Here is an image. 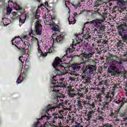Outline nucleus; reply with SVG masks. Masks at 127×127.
<instances>
[{
  "label": "nucleus",
  "instance_id": "nucleus-4",
  "mask_svg": "<svg viewBox=\"0 0 127 127\" xmlns=\"http://www.w3.org/2000/svg\"><path fill=\"white\" fill-rule=\"evenodd\" d=\"M57 116H59L58 113H54V114L50 115V114H48V115H45L42 116L41 118H40L38 119V122L35 123L33 125V127H45L46 126L45 124L44 125H41L40 123V121L43 120V118H46L47 120H51V123H53V124H56V122H57V120L58 119V117Z\"/></svg>",
  "mask_w": 127,
  "mask_h": 127
},
{
  "label": "nucleus",
  "instance_id": "nucleus-20",
  "mask_svg": "<svg viewBox=\"0 0 127 127\" xmlns=\"http://www.w3.org/2000/svg\"><path fill=\"white\" fill-rule=\"evenodd\" d=\"M75 46L74 45H73V43H72V46L71 48H68L65 51L66 55H67V52H69V54H72L73 53V51H75Z\"/></svg>",
  "mask_w": 127,
  "mask_h": 127
},
{
  "label": "nucleus",
  "instance_id": "nucleus-38",
  "mask_svg": "<svg viewBox=\"0 0 127 127\" xmlns=\"http://www.w3.org/2000/svg\"><path fill=\"white\" fill-rule=\"evenodd\" d=\"M102 111H104V108H100V107H98L97 108V112L98 115H102V114H103V112H102Z\"/></svg>",
  "mask_w": 127,
  "mask_h": 127
},
{
  "label": "nucleus",
  "instance_id": "nucleus-22",
  "mask_svg": "<svg viewBox=\"0 0 127 127\" xmlns=\"http://www.w3.org/2000/svg\"><path fill=\"white\" fill-rule=\"evenodd\" d=\"M120 33V36H121L122 40H123L124 42H125V43H127V33H123V34Z\"/></svg>",
  "mask_w": 127,
  "mask_h": 127
},
{
  "label": "nucleus",
  "instance_id": "nucleus-46",
  "mask_svg": "<svg viewBox=\"0 0 127 127\" xmlns=\"http://www.w3.org/2000/svg\"><path fill=\"white\" fill-rule=\"evenodd\" d=\"M25 17V19H27V18H29V13L28 12H25V15L23 16Z\"/></svg>",
  "mask_w": 127,
  "mask_h": 127
},
{
  "label": "nucleus",
  "instance_id": "nucleus-32",
  "mask_svg": "<svg viewBox=\"0 0 127 127\" xmlns=\"http://www.w3.org/2000/svg\"><path fill=\"white\" fill-rule=\"evenodd\" d=\"M99 11H100V9H97V10H91V12L92 16H94V15H95L96 14H98V13H100Z\"/></svg>",
  "mask_w": 127,
  "mask_h": 127
},
{
  "label": "nucleus",
  "instance_id": "nucleus-64",
  "mask_svg": "<svg viewBox=\"0 0 127 127\" xmlns=\"http://www.w3.org/2000/svg\"><path fill=\"white\" fill-rule=\"evenodd\" d=\"M52 17V21H54L55 20V16H51Z\"/></svg>",
  "mask_w": 127,
  "mask_h": 127
},
{
  "label": "nucleus",
  "instance_id": "nucleus-17",
  "mask_svg": "<svg viewBox=\"0 0 127 127\" xmlns=\"http://www.w3.org/2000/svg\"><path fill=\"white\" fill-rule=\"evenodd\" d=\"M71 67L74 71H80V69H81V66L78 64H72Z\"/></svg>",
  "mask_w": 127,
  "mask_h": 127
},
{
  "label": "nucleus",
  "instance_id": "nucleus-29",
  "mask_svg": "<svg viewBox=\"0 0 127 127\" xmlns=\"http://www.w3.org/2000/svg\"><path fill=\"white\" fill-rule=\"evenodd\" d=\"M112 64L113 65H115L116 66H119V65H121V64H123V63L122 62H118L116 60H114L112 62Z\"/></svg>",
  "mask_w": 127,
  "mask_h": 127
},
{
  "label": "nucleus",
  "instance_id": "nucleus-34",
  "mask_svg": "<svg viewBox=\"0 0 127 127\" xmlns=\"http://www.w3.org/2000/svg\"><path fill=\"white\" fill-rule=\"evenodd\" d=\"M117 45L118 47H120V48H122L124 45V43H123V41L119 40L118 42L117 43Z\"/></svg>",
  "mask_w": 127,
  "mask_h": 127
},
{
  "label": "nucleus",
  "instance_id": "nucleus-49",
  "mask_svg": "<svg viewBox=\"0 0 127 127\" xmlns=\"http://www.w3.org/2000/svg\"><path fill=\"white\" fill-rule=\"evenodd\" d=\"M37 44L38 46V51L39 53H42V51H41V50L40 49V46L39 45V42H38Z\"/></svg>",
  "mask_w": 127,
  "mask_h": 127
},
{
  "label": "nucleus",
  "instance_id": "nucleus-48",
  "mask_svg": "<svg viewBox=\"0 0 127 127\" xmlns=\"http://www.w3.org/2000/svg\"><path fill=\"white\" fill-rule=\"evenodd\" d=\"M90 122V123H91V124H96V123L98 122L97 119L95 120V119H93V120H91L90 119V121H88Z\"/></svg>",
  "mask_w": 127,
  "mask_h": 127
},
{
  "label": "nucleus",
  "instance_id": "nucleus-15",
  "mask_svg": "<svg viewBox=\"0 0 127 127\" xmlns=\"http://www.w3.org/2000/svg\"><path fill=\"white\" fill-rule=\"evenodd\" d=\"M86 103L83 101H81L80 99H78L76 102V106H78L79 109L82 110L83 109V107L85 106Z\"/></svg>",
  "mask_w": 127,
  "mask_h": 127
},
{
  "label": "nucleus",
  "instance_id": "nucleus-3",
  "mask_svg": "<svg viewBox=\"0 0 127 127\" xmlns=\"http://www.w3.org/2000/svg\"><path fill=\"white\" fill-rule=\"evenodd\" d=\"M93 25L95 27H97L98 30L95 29L93 32L94 35L97 36L98 38H102L104 34V31L106 29V26L103 25L102 22L99 20L93 21Z\"/></svg>",
  "mask_w": 127,
  "mask_h": 127
},
{
  "label": "nucleus",
  "instance_id": "nucleus-16",
  "mask_svg": "<svg viewBox=\"0 0 127 127\" xmlns=\"http://www.w3.org/2000/svg\"><path fill=\"white\" fill-rule=\"evenodd\" d=\"M117 29L120 36H121V34H124V33H127V30L123 28V26L121 25L118 26ZM120 32H121V34Z\"/></svg>",
  "mask_w": 127,
  "mask_h": 127
},
{
  "label": "nucleus",
  "instance_id": "nucleus-39",
  "mask_svg": "<svg viewBox=\"0 0 127 127\" xmlns=\"http://www.w3.org/2000/svg\"><path fill=\"white\" fill-rule=\"evenodd\" d=\"M30 69V66H28V65L25 64L24 67V71L28 72V70Z\"/></svg>",
  "mask_w": 127,
  "mask_h": 127
},
{
  "label": "nucleus",
  "instance_id": "nucleus-51",
  "mask_svg": "<svg viewBox=\"0 0 127 127\" xmlns=\"http://www.w3.org/2000/svg\"><path fill=\"white\" fill-rule=\"evenodd\" d=\"M78 17H79V15L76 12L73 13V17L74 18V19H75V18H77Z\"/></svg>",
  "mask_w": 127,
  "mask_h": 127
},
{
  "label": "nucleus",
  "instance_id": "nucleus-61",
  "mask_svg": "<svg viewBox=\"0 0 127 127\" xmlns=\"http://www.w3.org/2000/svg\"><path fill=\"white\" fill-rule=\"evenodd\" d=\"M69 80L70 81H75L76 80V79H75V77H69Z\"/></svg>",
  "mask_w": 127,
  "mask_h": 127
},
{
  "label": "nucleus",
  "instance_id": "nucleus-57",
  "mask_svg": "<svg viewBox=\"0 0 127 127\" xmlns=\"http://www.w3.org/2000/svg\"><path fill=\"white\" fill-rule=\"evenodd\" d=\"M88 46L87 45H85L83 46V50H85V51H87V49L88 48Z\"/></svg>",
  "mask_w": 127,
  "mask_h": 127
},
{
  "label": "nucleus",
  "instance_id": "nucleus-19",
  "mask_svg": "<svg viewBox=\"0 0 127 127\" xmlns=\"http://www.w3.org/2000/svg\"><path fill=\"white\" fill-rule=\"evenodd\" d=\"M110 72L111 73H114V74H117V73H119V68L117 67V66H111L110 67Z\"/></svg>",
  "mask_w": 127,
  "mask_h": 127
},
{
  "label": "nucleus",
  "instance_id": "nucleus-30",
  "mask_svg": "<svg viewBox=\"0 0 127 127\" xmlns=\"http://www.w3.org/2000/svg\"><path fill=\"white\" fill-rule=\"evenodd\" d=\"M6 14L9 15L10 13H11V11H12V8L11 7H8L7 5H6Z\"/></svg>",
  "mask_w": 127,
  "mask_h": 127
},
{
  "label": "nucleus",
  "instance_id": "nucleus-8",
  "mask_svg": "<svg viewBox=\"0 0 127 127\" xmlns=\"http://www.w3.org/2000/svg\"><path fill=\"white\" fill-rule=\"evenodd\" d=\"M104 102L102 103L103 109L104 111H109V104L112 102L113 98L112 96L107 93V94H104Z\"/></svg>",
  "mask_w": 127,
  "mask_h": 127
},
{
  "label": "nucleus",
  "instance_id": "nucleus-1",
  "mask_svg": "<svg viewBox=\"0 0 127 127\" xmlns=\"http://www.w3.org/2000/svg\"><path fill=\"white\" fill-rule=\"evenodd\" d=\"M56 75H54L51 81V86H50L51 92H53L51 94V98L53 100L54 104H57L59 102L58 100V93H59V88L64 87V84L63 82L64 81V78L61 77L59 78L58 82V79H56L57 76H62L64 74L58 75L57 73H55Z\"/></svg>",
  "mask_w": 127,
  "mask_h": 127
},
{
  "label": "nucleus",
  "instance_id": "nucleus-14",
  "mask_svg": "<svg viewBox=\"0 0 127 127\" xmlns=\"http://www.w3.org/2000/svg\"><path fill=\"white\" fill-rule=\"evenodd\" d=\"M28 73V72H27L26 71H23V72L22 74V77L20 75V76L18 77V78L16 81V83H17V84H20V83H21V82H22V81L23 80H24V79H25L26 78V77H27Z\"/></svg>",
  "mask_w": 127,
  "mask_h": 127
},
{
  "label": "nucleus",
  "instance_id": "nucleus-52",
  "mask_svg": "<svg viewBox=\"0 0 127 127\" xmlns=\"http://www.w3.org/2000/svg\"><path fill=\"white\" fill-rule=\"evenodd\" d=\"M53 50H54V48H53V47H51L49 49L48 53H52V52H53Z\"/></svg>",
  "mask_w": 127,
  "mask_h": 127
},
{
  "label": "nucleus",
  "instance_id": "nucleus-43",
  "mask_svg": "<svg viewBox=\"0 0 127 127\" xmlns=\"http://www.w3.org/2000/svg\"><path fill=\"white\" fill-rule=\"evenodd\" d=\"M67 94L69 96V97H70V98H74L76 94L75 93H72V92H67Z\"/></svg>",
  "mask_w": 127,
  "mask_h": 127
},
{
  "label": "nucleus",
  "instance_id": "nucleus-56",
  "mask_svg": "<svg viewBox=\"0 0 127 127\" xmlns=\"http://www.w3.org/2000/svg\"><path fill=\"white\" fill-rule=\"evenodd\" d=\"M73 127H81V125L79 123H77L75 125L73 126Z\"/></svg>",
  "mask_w": 127,
  "mask_h": 127
},
{
  "label": "nucleus",
  "instance_id": "nucleus-36",
  "mask_svg": "<svg viewBox=\"0 0 127 127\" xmlns=\"http://www.w3.org/2000/svg\"><path fill=\"white\" fill-rule=\"evenodd\" d=\"M88 105L91 109H93V110H95L96 109V105H95V103L93 102L91 104V103H88Z\"/></svg>",
  "mask_w": 127,
  "mask_h": 127
},
{
  "label": "nucleus",
  "instance_id": "nucleus-37",
  "mask_svg": "<svg viewBox=\"0 0 127 127\" xmlns=\"http://www.w3.org/2000/svg\"><path fill=\"white\" fill-rule=\"evenodd\" d=\"M72 5H73V6H74V9H77V8H78V7H81V3H80V2H79L76 4H72Z\"/></svg>",
  "mask_w": 127,
  "mask_h": 127
},
{
  "label": "nucleus",
  "instance_id": "nucleus-10",
  "mask_svg": "<svg viewBox=\"0 0 127 127\" xmlns=\"http://www.w3.org/2000/svg\"><path fill=\"white\" fill-rule=\"evenodd\" d=\"M96 67L93 65H89L86 66V68L84 69L82 74L86 76V75H91V74H94V71H96Z\"/></svg>",
  "mask_w": 127,
  "mask_h": 127
},
{
  "label": "nucleus",
  "instance_id": "nucleus-24",
  "mask_svg": "<svg viewBox=\"0 0 127 127\" xmlns=\"http://www.w3.org/2000/svg\"><path fill=\"white\" fill-rule=\"evenodd\" d=\"M69 24H74L76 22V19H74L73 17H69L68 18Z\"/></svg>",
  "mask_w": 127,
  "mask_h": 127
},
{
  "label": "nucleus",
  "instance_id": "nucleus-33",
  "mask_svg": "<svg viewBox=\"0 0 127 127\" xmlns=\"http://www.w3.org/2000/svg\"><path fill=\"white\" fill-rule=\"evenodd\" d=\"M96 42H97V43H102L103 44H108V41L106 40H104L103 39H100L99 40H97Z\"/></svg>",
  "mask_w": 127,
  "mask_h": 127
},
{
  "label": "nucleus",
  "instance_id": "nucleus-26",
  "mask_svg": "<svg viewBox=\"0 0 127 127\" xmlns=\"http://www.w3.org/2000/svg\"><path fill=\"white\" fill-rule=\"evenodd\" d=\"M106 84H108V80H101V81L99 82V83H98V84L96 85V86H104V85H106Z\"/></svg>",
  "mask_w": 127,
  "mask_h": 127
},
{
  "label": "nucleus",
  "instance_id": "nucleus-35",
  "mask_svg": "<svg viewBox=\"0 0 127 127\" xmlns=\"http://www.w3.org/2000/svg\"><path fill=\"white\" fill-rule=\"evenodd\" d=\"M66 91L67 93L69 92H74L75 90L72 88V86L70 85L66 87Z\"/></svg>",
  "mask_w": 127,
  "mask_h": 127
},
{
  "label": "nucleus",
  "instance_id": "nucleus-58",
  "mask_svg": "<svg viewBox=\"0 0 127 127\" xmlns=\"http://www.w3.org/2000/svg\"><path fill=\"white\" fill-rule=\"evenodd\" d=\"M22 59H23V56L19 57V61L22 62V63H23V62L22 61Z\"/></svg>",
  "mask_w": 127,
  "mask_h": 127
},
{
  "label": "nucleus",
  "instance_id": "nucleus-54",
  "mask_svg": "<svg viewBox=\"0 0 127 127\" xmlns=\"http://www.w3.org/2000/svg\"><path fill=\"white\" fill-rule=\"evenodd\" d=\"M73 78H74L75 80H76L75 81H79V77H78V75L75 74L74 77H73Z\"/></svg>",
  "mask_w": 127,
  "mask_h": 127
},
{
  "label": "nucleus",
  "instance_id": "nucleus-50",
  "mask_svg": "<svg viewBox=\"0 0 127 127\" xmlns=\"http://www.w3.org/2000/svg\"><path fill=\"white\" fill-rule=\"evenodd\" d=\"M69 124H73V123L75 122L74 118L71 119V116H69Z\"/></svg>",
  "mask_w": 127,
  "mask_h": 127
},
{
  "label": "nucleus",
  "instance_id": "nucleus-47",
  "mask_svg": "<svg viewBox=\"0 0 127 127\" xmlns=\"http://www.w3.org/2000/svg\"><path fill=\"white\" fill-rule=\"evenodd\" d=\"M93 50V49H92V47L88 46L87 47V49L86 51H88V52H92V51Z\"/></svg>",
  "mask_w": 127,
  "mask_h": 127
},
{
  "label": "nucleus",
  "instance_id": "nucleus-62",
  "mask_svg": "<svg viewBox=\"0 0 127 127\" xmlns=\"http://www.w3.org/2000/svg\"><path fill=\"white\" fill-rule=\"evenodd\" d=\"M125 116H126V113H122L120 115V116L121 117V118H124V117H125Z\"/></svg>",
  "mask_w": 127,
  "mask_h": 127
},
{
  "label": "nucleus",
  "instance_id": "nucleus-23",
  "mask_svg": "<svg viewBox=\"0 0 127 127\" xmlns=\"http://www.w3.org/2000/svg\"><path fill=\"white\" fill-rule=\"evenodd\" d=\"M103 0H97L94 3V7H99L100 5H102Z\"/></svg>",
  "mask_w": 127,
  "mask_h": 127
},
{
  "label": "nucleus",
  "instance_id": "nucleus-11",
  "mask_svg": "<svg viewBox=\"0 0 127 127\" xmlns=\"http://www.w3.org/2000/svg\"><path fill=\"white\" fill-rule=\"evenodd\" d=\"M52 39L53 41V44L57 43L58 42L59 43H62V40L64 39V38L65 37L64 35H58V33H56V34H54L52 35Z\"/></svg>",
  "mask_w": 127,
  "mask_h": 127
},
{
  "label": "nucleus",
  "instance_id": "nucleus-25",
  "mask_svg": "<svg viewBox=\"0 0 127 127\" xmlns=\"http://www.w3.org/2000/svg\"><path fill=\"white\" fill-rule=\"evenodd\" d=\"M105 90H102L101 91V93L98 94V95H97L96 97H97V99H98L99 100H102V95H106L105 93Z\"/></svg>",
  "mask_w": 127,
  "mask_h": 127
},
{
  "label": "nucleus",
  "instance_id": "nucleus-21",
  "mask_svg": "<svg viewBox=\"0 0 127 127\" xmlns=\"http://www.w3.org/2000/svg\"><path fill=\"white\" fill-rule=\"evenodd\" d=\"M93 115H95V111L93 110L87 112V121H91Z\"/></svg>",
  "mask_w": 127,
  "mask_h": 127
},
{
  "label": "nucleus",
  "instance_id": "nucleus-53",
  "mask_svg": "<svg viewBox=\"0 0 127 127\" xmlns=\"http://www.w3.org/2000/svg\"><path fill=\"white\" fill-rule=\"evenodd\" d=\"M32 34H33V35H34V33H33V30H32V28H31L30 31L29 33V36H31Z\"/></svg>",
  "mask_w": 127,
  "mask_h": 127
},
{
  "label": "nucleus",
  "instance_id": "nucleus-13",
  "mask_svg": "<svg viewBox=\"0 0 127 127\" xmlns=\"http://www.w3.org/2000/svg\"><path fill=\"white\" fill-rule=\"evenodd\" d=\"M63 108V105H62V103H60V104H55L54 106H51V105H49L48 106V108L46 109V112L47 114L48 115V113L49 112V111H51V112H52V111H55L56 109H60V108Z\"/></svg>",
  "mask_w": 127,
  "mask_h": 127
},
{
  "label": "nucleus",
  "instance_id": "nucleus-42",
  "mask_svg": "<svg viewBox=\"0 0 127 127\" xmlns=\"http://www.w3.org/2000/svg\"><path fill=\"white\" fill-rule=\"evenodd\" d=\"M8 4L7 5V6H8L9 7H13V4H14V2L13 1L9 0L8 1Z\"/></svg>",
  "mask_w": 127,
  "mask_h": 127
},
{
  "label": "nucleus",
  "instance_id": "nucleus-31",
  "mask_svg": "<svg viewBox=\"0 0 127 127\" xmlns=\"http://www.w3.org/2000/svg\"><path fill=\"white\" fill-rule=\"evenodd\" d=\"M58 25H53V27L52 28V30L53 31H58V32H60V30H59V28Z\"/></svg>",
  "mask_w": 127,
  "mask_h": 127
},
{
  "label": "nucleus",
  "instance_id": "nucleus-9",
  "mask_svg": "<svg viewBox=\"0 0 127 127\" xmlns=\"http://www.w3.org/2000/svg\"><path fill=\"white\" fill-rule=\"evenodd\" d=\"M85 29L86 31H84L85 34H84L82 36L83 39H85L86 41H88V42L92 41V40L95 41L96 40V38L94 37H92V36L90 35V33H91V29H90V28H86Z\"/></svg>",
  "mask_w": 127,
  "mask_h": 127
},
{
  "label": "nucleus",
  "instance_id": "nucleus-18",
  "mask_svg": "<svg viewBox=\"0 0 127 127\" xmlns=\"http://www.w3.org/2000/svg\"><path fill=\"white\" fill-rule=\"evenodd\" d=\"M92 55H94V52H93L88 53L84 52L83 54V57H84V58H86L87 59L91 58Z\"/></svg>",
  "mask_w": 127,
  "mask_h": 127
},
{
  "label": "nucleus",
  "instance_id": "nucleus-60",
  "mask_svg": "<svg viewBox=\"0 0 127 127\" xmlns=\"http://www.w3.org/2000/svg\"><path fill=\"white\" fill-rule=\"evenodd\" d=\"M104 127H112V126L109 124H107L104 125Z\"/></svg>",
  "mask_w": 127,
  "mask_h": 127
},
{
  "label": "nucleus",
  "instance_id": "nucleus-59",
  "mask_svg": "<svg viewBox=\"0 0 127 127\" xmlns=\"http://www.w3.org/2000/svg\"><path fill=\"white\" fill-rule=\"evenodd\" d=\"M17 6H18V4H17V3L16 2H14V4L13 6V7H17Z\"/></svg>",
  "mask_w": 127,
  "mask_h": 127
},
{
  "label": "nucleus",
  "instance_id": "nucleus-45",
  "mask_svg": "<svg viewBox=\"0 0 127 127\" xmlns=\"http://www.w3.org/2000/svg\"><path fill=\"white\" fill-rule=\"evenodd\" d=\"M110 116H111L112 118L113 119H116L117 118V114L114 113V112H112L110 114Z\"/></svg>",
  "mask_w": 127,
  "mask_h": 127
},
{
  "label": "nucleus",
  "instance_id": "nucleus-12",
  "mask_svg": "<svg viewBox=\"0 0 127 127\" xmlns=\"http://www.w3.org/2000/svg\"><path fill=\"white\" fill-rule=\"evenodd\" d=\"M81 34H85V28L83 29L82 32L81 33H78V34H75V40H73L72 41V45H74L76 46V45H78L79 43H81L82 42V40L81 39V38H79V35H81Z\"/></svg>",
  "mask_w": 127,
  "mask_h": 127
},
{
  "label": "nucleus",
  "instance_id": "nucleus-40",
  "mask_svg": "<svg viewBox=\"0 0 127 127\" xmlns=\"http://www.w3.org/2000/svg\"><path fill=\"white\" fill-rule=\"evenodd\" d=\"M76 95H77V99L81 100V98H83V94L82 93L78 92Z\"/></svg>",
  "mask_w": 127,
  "mask_h": 127
},
{
  "label": "nucleus",
  "instance_id": "nucleus-27",
  "mask_svg": "<svg viewBox=\"0 0 127 127\" xmlns=\"http://www.w3.org/2000/svg\"><path fill=\"white\" fill-rule=\"evenodd\" d=\"M127 1H125L124 0H118L117 1V4L118 5H119L120 6H122V5H125L126 4V2H127Z\"/></svg>",
  "mask_w": 127,
  "mask_h": 127
},
{
  "label": "nucleus",
  "instance_id": "nucleus-2",
  "mask_svg": "<svg viewBox=\"0 0 127 127\" xmlns=\"http://www.w3.org/2000/svg\"><path fill=\"white\" fill-rule=\"evenodd\" d=\"M53 66L55 69V73H57L58 75H65L70 68L66 64L62 63L61 59L58 57L55 58Z\"/></svg>",
  "mask_w": 127,
  "mask_h": 127
},
{
  "label": "nucleus",
  "instance_id": "nucleus-28",
  "mask_svg": "<svg viewBox=\"0 0 127 127\" xmlns=\"http://www.w3.org/2000/svg\"><path fill=\"white\" fill-rule=\"evenodd\" d=\"M22 17V15H21L19 17V26H21L23 24V23H25L26 19H22L21 18Z\"/></svg>",
  "mask_w": 127,
  "mask_h": 127
},
{
  "label": "nucleus",
  "instance_id": "nucleus-5",
  "mask_svg": "<svg viewBox=\"0 0 127 127\" xmlns=\"http://www.w3.org/2000/svg\"><path fill=\"white\" fill-rule=\"evenodd\" d=\"M40 17V11L37 9L36 12L33 13V19H37L35 22V31L36 35H41L42 33V25L40 24L41 21L39 20Z\"/></svg>",
  "mask_w": 127,
  "mask_h": 127
},
{
  "label": "nucleus",
  "instance_id": "nucleus-6",
  "mask_svg": "<svg viewBox=\"0 0 127 127\" xmlns=\"http://www.w3.org/2000/svg\"><path fill=\"white\" fill-rule=\"evenodd\" d=\"M124 91L127 97L124 96L122 98L121 100L116 99L113 101L114 103H115V104H117L119 105V110H121V109L125 106V104H127V83L125 85Z\"/></svg>",
  "mask_w": 127,
  "mask_h": 127
},
{
  "label": "nucleus",
  "instance_id": "nucleus-7",
  "mask_svg": "<svg viewBox=\"0 0 127 127\" xmlns=\"http://www.w3.org/2000/svg\"><path fill=\"white\" fill-rule=\"evenodd\" d=\"M12 45H15V47H17V49L20 50L21 54L22 55H24L26 53L25 48L20 47V42H21V39L20 38L19 36L18 37H14L11 40Z\"/></svg>",
  "mask_w": 127,
  "mask_h": 127
},
{
  "label": "nucleus",
  "instance_id": "nucleus-63",
  "mask_svg": "<svg viewBox=\"0 0 127 127\" xmlns=\"http://www.w3.org/2000/svg\"><path fill=\"white\" fill-rule=\"evenodd\" d=\"M43 18H44V19H45V20H46V14H44Z\"/></svg>",
  "mask_w": 127,
  "mask_h": 127
},
{
  "label": "nucleus",
  "instance_id": "nucleus-44",
  "mask_svg": "<svg viewBox=\"0 0 127 127\" xmlns=\"http://www.w3.org/2000/svg\"><path fill=\"white\" fill-rule=\"evenodd\" d=\"M90 82V80L89 79H85L83 80V83H84L85 85H88Z\"/></svg>",
  "mask_w": 127,
  "mask_h": 127
},
{
  "label": "nucleus",
  "instance_id": "nucleus-41",
  "mask_svg": "<svg viewBox=\"0 0 127 127\" xmlns=\"http://www.w3.org/2000/svg\"><path fill=\"white\" fill-rule=\"evenodd\" d=\"M96 120L97 121H100V122H103V121H104V117L101 116H97L96 117Z\"/></svg>",
  "mask_w": 127,
  "mask_h": 127
},
{
  "label": "nucleus",
  "instance_id": "nucleus-55",
  "mask_svg": "<svg viewBox=\"0 0 127 127\" xmlns=\"http://www.w3.org/2000/svg\"><path fill=\"white\" fill-rule=\"evenodd\" d=\"M50 7V5H49V4H47V5L46 6V8L48 10V12H49V11H50V8H49Z\"/></svg>",
  "mask_w": 127,
  "mask_h": 127
}]
</instances>
